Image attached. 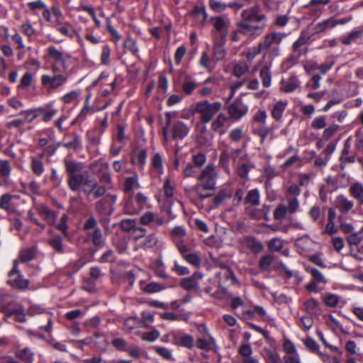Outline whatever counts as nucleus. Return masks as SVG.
Masks as SVG:
<instances>
[{
	"label": "nucleus",
	"mask_w": 363,
	"mask_h": 363,
	"mask_svg": "<svg viewBox=\"0 0 363 363\" xmlns=\"http://www.w3.org/2000/svg\"><path fill=\"white\" fill-rule=\"evenodd\" d=\"M267 26V18L259 6H254L243 10L238 22V30L242 34L257 38Z\"/></svg>",
	"instance_id": "1"
},
{
	"label": "nucleus",
	"mask_w": 363,
	"mask_h": 363,
	"mask_svg": "<svg viewBox=\"0 0 363 363\" xmlns=\"http://www.w3.org/2000/svg\"><path fill=\"white\" fill-rule=\"evenodd\" d=\"M286 36L281 32H270L267 33L259 42L257 46L252 47L247 57L254 58L258 54L263 52L265 57H276L280 55V45Z\"/></svg>",
	"instance_id": "2"
},
{
	"label": "nucleus",
	"mask_w": 363,
	"mask_h": 363,
	"mask_svg": "<svg viewBox=\"0 0 363 363\" xmlns=\"http://www.w3.org/2000/svg\"><path fill=\"white\" fill-rule=\"evenodd\" d=\"M218 173L213 164H208L197 176L199 182L193 187V190L197 196L202 199H207L213 196V191L216 189Z\"/></svg>",
	"instance_id": "3"
},
{
	"label": "nucleus",
	"mask_w": 363,
	"mask_h": 363,
	"mask_svg": "<svg viewBox=\"0 0 363 363\" xmlns=\"http://www.w3.org/2000/svg\"><path fill=\"white\" fill-rule=\"evenodd\" d=\"M222 107L220 102L210 103L207 100L199 101L196 104L194 112L200 114V119L203 123H208Z\"/></svg>",
	"instance_id": "4"
},
{
	"label": "nucleus",
	"mask_w": 363,
	"mask_h": 363,
	"mask_svg": "<svg viewBox=\"0 0 363 363\" xmlns=\"http://www.w3.org/2000/svg\"><path fill=\"white\" fill-rule=\"evenodd\" d=\"M48 55L54 61V63L52 65V70L53 72L65 70L67 68L66 60L69 57L68 55L59 50L54 46H50L48 48Z\"/></svg>",
	"instance_id": "5"
},
{
	"label": "nucleus",
	"mask_w": 363,
	"mask_h": 363,
	"mask_svg": "<svg viewBox=\"0 0 363 363\" xmlns=\"http://www.w3.org/2000/svg\"><path fill=\"white\" fill-rule=\"evenodd\" d=\"M54 72L53 76L48 74H43L41 77V83L43 86L46 87L48 89H57L64 86L68 79V77L65 74Z\"/></svg>",
	"instance_id": "6"
},
{
	"label": "nucleus",
	"mask_w": 363,
	"mask_h": 363,
	"mask_svg": "<svg viewBox=\"0 0 363 363\" xmlns=\"http://www.w3.org/2000/svg\"><path fill=\"white\" fill-rule=\"evenodd\" d=\"M308 272L311 276V280L306 284L305 288L309 292L317 293L319 291V285H325L327 279L323 274L315 268L309 269Z\"/></svg>",
	"instance_id": "7"
},
{
	"label": "nucleus",
	"mask_w": 363,
	"mask_h": 363,
	"mask_svg": "<svg viewBox=\"0 0 363 363\" xmlns=\"http://www.w3.org/2000/svg\"><path fill=\"white\" fill-rule=\"evenodd\" d=\"M169 341L173 345L191 349L194 345L193 337L188 334L177 332H171L167 335Z\"/></svg>",
	"instance_id": "8"
},
{
	"label": "nucleus",
	"mask_w": 363,
	"mask_h": 363,
	"mask_svg": "<svg viewBox=\"0 0 363 363\" xmlns=\"http://www.w3.org/2000/svg\"><path fill=\"white\" fill-rule=\"evenodd\" d=\"M350 19L351 18H342L339 19L330 18L324 20L315 25L314 31L312 35L330 30L337 25H342L349 22Z\"/></svg>",
	"instance_id": "9"
},
{
	"label": "nucleus",
	"mask_w": 363,
	"mask_h": 363,
	"mask_svg": "<svg viewBox=\"0 0 363 363\" xmlns=\"http://www.w3.org/2000/svg\"><path fill=\"white\" fill-rule=\"evenodd\" d=\"M230 21L228 18L217 17L214 19L213 26L216 29L214 39L217 37L218 39L225 40L228 33Z\"/></svg>",
	"instance_id": "10"
},
{
	"label": "nucleus",
	"mask_w": 363,
	"mask_h": 363,
	"mask_svg": "<svg viewBox=\"0 0 363 363\" xmlns=\"http://www.w3.org/2000/svg\"><path fill=\"white\" fill-rule=\"evenodd\" d=\"M135 202L137 206L134 207L131 201L127 202L125 206V209L128 214H135L139 213L143 208H144L147 203V197L143 193L138 192L135 197Z\"/></svg>",
	"instance_id": "11"
},
{
	"label": "nucleus",
	"mask_w": 363,
	"mask_h": 363,
	"mask_svg": "<svg viewBox=\"0 0 363 363\" xmlns=\"http://www.w3.org/2000/svg\"><path fill=\"white\" fill-rule=\"evenodd\" d=\"M248 107L241 99H236L228 108L230 116L235 119H240L247 113Z\"/></svg>",
	"instance_id": "12"
},
{
	"label": "nucleus",
	"mask_w": 363,
	"mask_h": 363,
	"mask_svg": "<svg viewBox=\"0 0 363 363\" xmlns=\"http://www.w3.org/2000/svg\"><path fill=\"white\" fill-rule=\"evenodd\" d=\"M203 279V274L196 272L189 277L182 280L181 285L186 291L196 290L199 288V282Z\"/></svg>",
	"instance_id": "13"
},
{
	"label": "nucleus",
	"mask_w": 363,
	"mask_h": 363,
	"mask_svg": "<svg viewBox=\"0 0 363 363\" xmlns=\"http://www.w3.org/2000/svg\"><path fill=\"white\" fill-rule=\"evenodd\" d=\"M43 158V154H39L37 156H32L30 158V168L32 172L37 177H40L45 172Z\"/></svg>",
	"instance_id": "14"
},
{
	"label": "nucleus",
	"mask_w": 363,
	"mask_h": 363,
	"mask_svg": "<svg viewBox=\"0 0 363 363\" xmlns=\"http://www.w3.org/2000/svg\"><path fill=\"white\" fill-rule=\"evenodd\" d=\"M189 127L182 121L175 122L172 128V138L174 140H183L189 134Z\"/></svg>",
	"instance_id": "15"
},
{
	"label": "nucleus",
	"mask_w": 363,
	"mask_h": 363,
	"mask_svg": "<svg viewBox=\"0 0 363 363\" xmlns=\"http://www.w3.org/2000/svg\"><path fill=\"white\" fill-rule=\"evenodd\" d=\"M140 222L143 225L153 223L155 225H162L167 223L164 219L155 214L152 211H147L144 213L140 218Z\"/></svg>",
	"instance_id": "16"
},
{
	"label": "nucleus",
	"mask_w": 363,
	"mask_h": 363,
	"mask_svg": "<svg viewBox=\"0 0 363 363\" xmlns=\"http://www.w3.org/2000/svg\"><path fill=\"white\" fill-rule=\"evenodd\" d=\"M225 40L214 39L213 54L216 61H220L225 57L226 50L224 47Z\"/></svg>",
	"instance_id": "17"
},
{
	"label": "nucleus",
	"mask_w": 363,
	"mask_h": 363,
	"mask_svg": "<svg viewBox=\"0 0 363 363\" xmlns=\"http://www.w3.org/2000/svg\"><path fill=\"white\" fill-rule=\"evenodd\" d=\"M349 192L358 204L363 206V184L359 182H354L350 186Z\"/></svg>",
	"instance_id": "18"
},
{
	"label": "nucleus",
	"mask_w": 363,
	"mask_h": 363,
	"mask_svg": "<svg viewBox=\"0 0 363 363\" xmlns=\"http://www.w3.org/2000/svg\"><path fill=\"white\" fill-rule=\"evenodd\" d=\"M242 4L238 3V2H233L230 3L228 4H225L223 3L222 1H210V6L211 8L216 11V12H221L224 11L226 8H231L234 9L235 11L239 10L241 7H242Z\"/></svg>",
	"instance_id": "19"
},
{
	"label": "nucleus",
	"mask_w": 363,
	"mask_h": 363,
	"mask_svg": "<svg viewBox=\"0 0 363 363\" xmlns=\"http://www.w3.org/2000/svg\"><path fill=\"white\" fill-rule=\"evenodd\" d=\"M304 67L308 72H312L318 70L322 74H325L331 69V65H328L327 63L319 65L314 61H308L306 63Z\"/></svg>",
	"instance_id": "20"
},
{
	"label": "nucleus",
	"mask_w": 363,
	"mask_h": 363,
	"mask_svg": "<svg viewBox=\"0 0 363 363\" xmlns=\"http://www.w3.org/2000/svg\"><path fill=\"white\" fill-rule=\"evenodd\" d=\"M337 208L342 212L347 213L352 209L354 203L344 195H339L335 199Z\"/></svg>",
	"instance_id": "21"
},
{
	"label": "nucleus",
	"mask_w": 363,
	"mask_h": 363,
	"mask_svg": "<svg viewBox=\"0 0 363 363\" xmlns=\"http://www.w3.org/2000/svg\"><path fill=\"white\" fill-rule=\"evenodd\" d=\"M301 82L296 77H291L287 80H281V90L290 93L296 90L300 85Z\"/></svg>",
	"instance_id": "22"
},
{
	"label": "nucleus",
	"mask_w": 363,
	"mask_h": 363,
	"mask_svg": "<svg viewBox=\"0 0 363 363\" xmlns=\"http://www.w3.org/2000/svg\"><path fill=\"white\" fill-rule=\"evenodd\" d=\"M86 177L81 173L70 175L67 179V184L72 191H76L82 187Z\"/></svg>",
	"instance_id": "23"
},
{
	"label": "nucleus",
	"mask_w": 363,
	"mask_h": 363,
	"mask_svg": "<svg viewBox=\"0 0 363 363\" xmlns=\"http://www.w3.org/2000/svg\"><path fill=\"white\" fill-rule=\"evenodd\" d=\"M254 133L260 138L261 143H264L268 138L269 141L272 140L274 138L273 130L269 127L264 125L259 126L254 130Z\"/></svg>",
	"instance_id": "24"
},
{
	"label": "nucleus",
	"mask_w": 363,
	"mask_h": 363,
	"mask_svg": "<svg viewBox=\"0 0 363 363\" xmlns=\"http://www.w3.org/2000/svg\"><path fill=\"white\" fill-rule=\"evenodd\" d=\"M147 156V151L145 149L135 151L131 158V163L133 164H138L140 166V169L143 170L146 163Z\"/></svg>",
	"instance_id": "25"
},
{
	"label": "nucleus",
	"mask_w": 363,
	"mask_h": 363,
	"mask_svg": "<svg viewBox=\"0 0 363 363\" xmlns=\"http://www.w3.org/2000/svg\"><path fill=\"white\" fill-rule=\"evenodd\" d=\"M262 355L266 363H279L280 362V356L276 350L264 347Z\"/></svg>",
	"instance_id": "26"
},
{
	"label": "nucleus",
	"mask_w": 363,
	"mask_h": 363,
	"mask_svg": "<svg viewBox=\"0 0 363 363\" xmlns=\"http://www.w3.org/2000/svg\"><path fill=\"white\" fill-rule=\"evenodd\" d=\"M15 355L25 363H33L34 354L28 347L17 349Z\"/></svg>",
	"instance_id": "27"
},
{
	"label": "nucleus",
	"mask_w": 363,
	"mask_h": 363,
	"mask_svg": "<svg viewBox=\"0 0 363 363\" xmlns=\"http://www.w3.org/2000/svg\"><path fill=\"white\" fill-rule=\"evenodd\" d=\"M243 242L247 247L249 248L255 254H257L262 252L263 250V245L262 242L254 238H245Z\"/></svg>",
	"instance_id": "28"
},
{
	"label": "nucleus",
	"mask_w": 363,
	"mask_h": 363,
	"mask_svg": "<svg viewBox=\"0 0 363 363\" xmlns=\"http://www.w3.org/2000/svg\"><path fill=\"white\" fill-rule=\"evenodd\" d=\"M139 177L138 174L135 173L133 176L125 178L124 182V190L126 192H130L135 189H139L140 185L139 184Z\"/></svg>",
	"instance_id": "29"
},
{
	"label": "nucleus",
	"mask_w": 363,
	"mask_h": 363,
	"mask_svg": "<svg viewBox=\"0 0 363 363\" xmlns=\"http://www.w3.org/2000/svg\"><path fill=\"white\" fill-rule=\"evenodd\" d=\"M65 165L66 172L68 174V177L70 175L79 174L84 169V165L82 163L69 160H65Z\"/></svg>",
	"instance_id": "30"
},
{
	"label": "nucleus",
	"mask_w": 363,
	"mask_h": 363,
	"mask_svg": "<svg viewBox=\"0 0 363 363\" xmlns=\"http://www.w3.org/2000/svg\"><path fill=\"white\" fill-rule=\"evenodd\" d=\"M288 102L287 101H277L272 109V116L275 120L278 121L279 120L282 116L283 113L286 109V105Z\"/></svg>",
	"instance_id": "31"
},
{
	"label": "nucleus",
	"mask_w": 363,
	"mask_h": 363,
	"mask_svg": "<svg viewBox=\"0 0 363 363\" xmlns=\"http://www.w3.org/2000/svg\"><path fill=\"white\" fill-rule=\"evenodd\" d=\"M39 215L48 223H52L55 219V213L46 206L41 204L38 207Z\"/></svg>",
	"instance_id": "32"
},
{
	"label": "nucleus",
	"mask_w": 363,
	"mask_h": 363,
	"mask_svg": "<svg viewBox=\"0 0 363 363\" xmlns=\"http://www.w3.org/2000/svg\"><path fill=\"white\" fill-rule=\"evenodd\" d=\"M36 252V246L22 249L19 252V259L21 262H29L34 259Z\"/></svg>",
	"instance_id": "33"
},
{
	"label": "nucleus",
	"mask_w": 363,
	"mask_h": 363,
	"mask_svg": "<svg viewBox=\"0 0 363 363\" xmlns=\"http://www.w3.org/2000/svg\"><path fill=\"white\" fill-rule=\"evenodd\" d=\"M152 167L159 175L164 174L163 159L162 155L157 152L154 155L151 161Z\"/></svg>",
	"instance_id": "34"
},
{
	"label": "nucleus",
	"mask_w": 363,
	"mask_h": 363,
	"mask_svg": "<svg viewBox=\"0 0 363 363\" xmlns=\"http://www.w3.org/2000/svg\"><path fill=\"white\" fill-rule=\"evenodd\" d=\"M93 344L96 348L101 351H106L108 345L106 337L99 333L94 335Z\"/></svg>",
	"instance_id": "35"
},
{
	"label": "nucleus",
	"mask_w": 363,
	"mask_h": 363,
	"mask_svg": "<svg viewBox=\"0 0 363 363\" xmlns=\"http://www.w3.org/2000/svg\"><path fill=\"white\" fill-rule=\"evenodd\" d=\"M227 118L223 113H219L218 116L214 119L211 123V128L215 131H219L220 135H223L225 132L222 130L226 122Z\"/></svg>",
	"instance_id": "36"
},
{
	"label": "nucleus",
	"mask_w": 363,
	"mask_h": 363,
	"mask_svg": "<svg viewBox=\"0 0 363 363\" xmlns=\"http://www.w3.org/2000/svg\"><path fill=\"white\" fill-rule=\"evenodd\" d=\"M186 235V230L182 225H176L171 230V238L176 243L178 242H183L184 238Z\"/></svg>",
	"instance_id": "37"
},
{
	"label": "nucleus",
	"mask_w": 363,
	"mask_h": 363,
	"mask_svg": "<svg viewBox=\"0 0 363 363\" xmlns=\"http://www.w3.org/2000/svg\"><path fill=\"white\" fill-rule=\"evenodd\" d=\"M254 167V164L246 159L242 160V163L238 166L237 172L240 177L247 178L250 169Z\"/></svg>",
	"instance_id": "38"
},
{
	"label": "nucleus",
	"mask_w": 363,
	"mask_h": 363,
	"mask_svg": "<svg viewBox=\"0 0 363 363\" xmlns=\"http://www.w3.org/2000/svg\"><path fill=\"white\" fill-rule=\"evenodd\" d=\"M41 111L39 110V108L34 109H28L20 113V115L23 116L24 123H31L35 119L39 117V112Z\"/></svg>",
	"instance_id": "39"
},
{
	"label": "nucleus",
	"mask_w": 363,
	"mask_h": 363,
	"mask_svg": "<svg viewBox=\"0 0 363 363\" xmlns=\"http://www.w3.org/2000/svg\"><path fill=\"white\" fill-rule=\"evenodd\" d=\"M260 77L262 84L269 87L272 84V75L270 72V65L263 67L260 70Z\"/></svg>",
	"instance_id": "40"
},
{
	"label": "nucleus",
	"mask_w": 363,
	"mask_h": 363,
	"mask_svg": "<svg viewBox=\"0 0 363 363\" xmlns=\"http://www.w3.org/2000/svg\"><path fill=\"white\" fill-rule=\"evenodd\" d=\"M199 63L201 67L205 68L208 72H211L214 68L212 60L207 52L201 53Z\"/></svg>",
	"instance_id": "41"
},
{
	"label": "nucleus",
	"mask_w": 363,
	"mask_h": 363,
	"mask_svg": "<svg viewBox=\"0 0 363 363\" xmlns=\"http://www.w3.org/2000/svg\"><path fill=\"white\" fill-rule=\"evenodd\" d=\"M8 284L19 289H25L28 286V281L26 279H23L21 274H18L14 277L9 279Z\"/></svg>",
	"instance_id": "42"
},
{
	"label": "nucleus",
	"mask_w": 363,
	"mask_h": 363,
	"mask_svg": "<svg viewBox=\"0 0 363 363\" xmlns=\"http://www.w3.org/2000/svg\"><path fill=\"white\" fill-rule=\"evenodd\" d=\"M96 182L90 177L86 176L82 186V191L87 195L92 194V191L96 188Z\"/></svg>",
	"instance_id": "43"
},
{
	"label": "nucleus",
	"mask_w": 363,
	"mask_h": 363,
	"mask_svg": "<svg viewBox=\"0 0 363 363\" xmlns=\"http://www.w3.org/2000/svg\"><path fill=\"white\" fill-rule=\"evenodd\" d=\"M41 111L39 112V117H42V121L44 122H48L56 116L57 113V109L55 108H50L45 109L44 108H39Z\"/></svg>",
	"instance_id": "44"
},
{
	"label": "nucleus",
	"mask_w": 363,
	"mask_h": 363,
	"mask_svg": "<svg viewBox=\"0 0 363 363\" xmlns=\"http://www.w3.org/2000/svg\"><path fill=\"white\" fill-rule=\"evenodd\" d=\"M191 15L194 16L199 23L204 22L207 18L205 8L201 5L196 6L191 11Z\"/></svg>",
	"instance_id": "45"
},
{
	"label": "nucleus",
	"mask_w": 363,
	"mask_h": 363,
	"mask_svg": "<svg viewBox=\"0 0 363 363\" xmlns=\"http://www.w3.org/2000/svg\"><path fill=\"white\" fill-rule=\"evenodd\" d=\"M152 349L158 355L162 357L164 359L167 360L173 361L174 359L172 350L167 347L153 346Z\"/></svg>",
	"instance_id": "46"
},
{
	"label": "nucleus",
	"mask_w": 363,
	"mask_h": 363,
	"mask_svg": "<svg viewBox=\"0 0 363 363\" xmlns=\"http://www.w3.org/2000/svg\"><path fill=\"white\" fill-rule=\"evenodd\" d=\"M198 84L190 77H186L182 84V91L187 95L191 94L197 87Z\"/></svg>",
	"instance_id": "47"
},
{
	"label": "nucleus",
	"mask_w": 363,
	"mask_h": 363,
	"mask_svg": "<svg viewBox=\"0 0 363 363\" xmlns=\"http://www.w3.org/2000/svg\"><path fill=\"white\" fill-rule=\"evenodd\" d=\"M48 244L57 253L64 252L62 239L60 236H55L48 240Z\"/></svg>",
	"instance_id": "48"
},
{
	"label": "nucleus",
	"mask_w": 363,
	"mask_h": 363,
	"mask_svg": "<svg viewBox=\"0 0 363 363\" xmlns=\"http://www.w3.org/2000/svg\"><path fill=\"white\" fill-rule=\"evenodd\" d=\"M304 308L309 314H316L319 311L318 302L314 298H310L305 301Z\"/></svg>",
	"instance_id": "49"
},
{
	"label": "nucleus",
	"mask_w": 363,
	"mask_h": 363,
	"mask_svg": "<svg viewBox=\"0 0 363 363\" xmlns=\"http://www.w3.org/2000/svg\"><path fill=\"white\" fill-rule=\"evenodd\" d=\"M274 262V257L272 255H265L259 261V267L263 271H268Z\"/></svg>",
	"instance_id": "50"
},
{
	"label": "nucleus",
	"mask_w": 363,
	"mask_h": 363,
	"mask_svg": "<svg viewBox=\"0 0 363 363\" xmlns=\"http://www.w3.org/2000/svg\"><path fill=\"white\" fill-rule=\"evenodd\" d=\"M302 342L311 352L318 354L320 352V347L318 344L312 337L303 339Z\"/></svg>",
	"instance_id": "51"
},
{
	"label": "nucleus",
	"mask_w": 363,
	"mask_h": 363,
	"mask_svg": "<svg viewBox=\"0 0 363 363\" xmlns=\"http://www.w3.org/2000/svg\"><path fill=\"white\" fill-rule=\"evenodd\" d=\"M246 201L257 206L259 203V192L257 189L250 190L246 196Z\"/></svg>",
	"instance_id": "52"
},
{
	"label": "nucleus",
	"mask_w": 363,
	"mask_h": 363,
	"mask_svg": "<svg viewBox=\"0 0 363 363\" xmlns=\"http://www.w3.org/2000/svg\"><path fill=\"white\" fill-rule=\"evenodd\" d=\"M311 35L312 34H308L306 31L302 32L299 38L294 43L293 47L294 50L296 51L301 46L306 44Z\"/></svg>",
	"instance_id": "53"
},
{
	"label": "nucleus",
	"mask_w": 363,
	"mask_h": 363,
	"mask_svg": "<svg viewBox=\"0 0 363 363\" xmlns=\"http://www.w3.org/2000/svg\"><path fill=\"white\" fill-rule=\"evenodd\" d=\"M284 246V241L281 238H274L271 239L268 242V248L271 251H280Z\"/></svg>",
	"instance_id": "54"
},
{
	"label": "nucleus",
	"mask_w": 363,
	"mask_h": 363,
	"mask_svg": "<svg viewBox=\"0 0 363 363\" xmlns=\"http://www.w3.org/2000/svg\"><path fill=\"white\" fill-rule=\"evenodd\" d=\"M248 71V66L245 62H240L235 65L233 74L238 77L244 75Z\"/></svg>",
	"instance_id": "55"
},
{
	"label": "nucleus",
	"mask_w": 363,
	"mask_h": 363,
	"mask_svg": "<svg viewBox=\"0 0 363 363\" xmlns=\"http://www.w3.org/2000/svg\"><path fill=\"white\" fill-rule=\"evenodd\" d=\"M252 348L248 344L241 345L238 348V353L243 357V359L253 358L252 356Z\"/></svg>",
	"instance_id": "56"
},
{
	"label": "nucleus",
	"mask_w": 363,
	"mask_h": 363,
	"mask_svg": "<svg viewBox=\"0 0 363 363\" xmlns=\"http://www.w3.org/2000/svg\"><path fill=\"white\" fill-rule=\"evenodd\" d=\"M79 95V91L74 90L62 96L61 100L66 104H71L77 101Z\"/></svg>",
	"instance_id": "57"
},
{
	"label": "nucleus",
	"mask_w": 363,
	"mask_h": 363,
	"mask_svg": "<svg viewBox=\"0 0 363 363\" xmlns=\"http://www.w3.org/2000/svg\"><path fill=\"white\" fill-rule=\"evenodd\" d=\"M339 130V125L337 124H333L325 128L323 133L322 138L323 140L325 141L329 140L335 133Z\"/></svg>",
	"instance_id": "58"
},
{
	"label": "nucleus",
	"mask_w": 363,
	"mask_h": 363,
	"mask_svg": "<svg viewBox=\"0 0 363 363\" xmlns=\"http://www.w3.org/2000/svg\"><path fill=\"white\" fill-rule=\"evenodd\" d=\"M214 343V339L212 337H209L208 339H198L196 346L201 350H209Z\"/></svg>",
	"instance_id": "59"
},
{
	"label": "nucleus",
	"mask_w": 363,
	"mask_h": 363,
	"mask_svg": "<svg viewBox=\"0 0 363 363\" xmlns=\"http://www.w3.org/2000/svg\"><path fill=\"white\" fill-rule=\"evenodd\" d=\"M92 241L97 247H102L105 244V240L102 236L101 231L96 229L92 235Z\"/></svg>",
	"instance_id": "60"
},
{
	"label": "nucleus",
	"mask_w": 363,
	"mask_h": 363,
	"mask_svg": "<svg viewBox=\"0 0 363 363\" xmlns=\"http://www.w3.org/2000/svg\"><path fill=\"white\" fill-rule=\"evenodd\" d=\"M283 359L284 363H301V357L298 351L294 353L285 354Z\"/></svg>",
	"instance_id": "61"
},
{
	"label": "nucleus",
	"mask_w": 363,
	"mask_h": 363,
	"mask_svg": "<svg viewBox=\"0 0 363 363\" xmlns=\"http://www.w3.org/2000/svg\"><path fill=\"white\" fill-rule=\"evenodd\" d=\"M363 236L361 233H354L347 237V241L350 246L357 245L362 240Z\"/></svg>",
	"instance_id": "62"
},
{
	"label": "nucleus",
	"mask_w": 363,
	"mask_h": 363,
	"mask_svg": "<svg viewBox=\"0 0 363 363\" xmlns=\"http://www.w3.org/2000/svg\"><path fill=\"white\" fill-rule=\"evenodd\" d=\"M11 171V166L9 161L0 160V176L1 177H8Z\"/></svg>",
	"instance_id": "63"
},
{
	"label": "nucleus",
	"mask_w": 363,
	"mask_h": 363,
	"mask_svg": "<svg viewBox=\"0 0 363 363\" xmlns=\"http://www.w3.org/2000/svg\"><path fill=\"white\" fill-rule=\"evenodd\" d=\"M288 206L286 207L288 212L294 213L299 207V202L297 197H287Z\"/></svg>",
	"instance_id": "64"
}]
</instances>
